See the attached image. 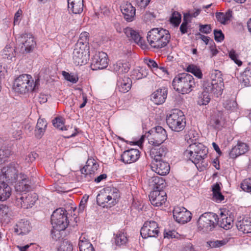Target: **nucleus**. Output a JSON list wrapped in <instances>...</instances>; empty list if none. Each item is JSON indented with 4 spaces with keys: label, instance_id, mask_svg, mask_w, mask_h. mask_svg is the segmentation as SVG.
<instances>
[{
    "label": "nucleus",
    "instance_id": "1",
    "mask_svg": "<svg viewBox=\"0 0 251 251\" xmlns=\"http://www.w3.org/2000/svg\"><path fill=\"white\" fill-rule=\"evenodd\" d=\"M18 164L12 162L3 167L1 169L0 182L4 183H13L15 190L17 192H28L36 182V177H32L30 179L26 175L21 173L18 174Z\"/></svg>",
    "mask_w": 251,
    "mask_h": 251
},
{
    "label": "nucleus",
    "instance_id": "2",
    "mask_svg": "<svg viewBox=\"0 0 251 251\" xmlns=\"http://www.w3.org/2000/svg\"><path fill=\"white\" fill-rule=\"evenodd\" d=\"M208 149L201 143H195L190 145L183 152L185 159L191 161L197 167L206 168L208 163L205 161Z\"/></svg>",
    "mask_w": 251,
    "mask_h": 251
},
{
    "label": "nucleus",
    "instance_id": "3",
    "mask_svg": "<svg viewBox=\"0 0 251 251\" xmlns=\"http://www.w3.org/2000/svg\"><path fill=\"white\" fill-rule=\"evenodd\" d=\"M147 41L152 48L161 49L169 43L171 35L168 30L162 28H154L147 34Z\"/></svg>",
    "mask_w": 251,
    "mask_h": 251
},
{
    "label": "nucleus",
    "instance_id": "4",
    "mask_svg": "<svg viewBox=\"0 0 251 251\" xmlns=\"http://www.w3.org/2000/svg\"><path fill=\"white\" fill-rule=\"evenodd\" d=\"M39 79L34 81L31 75L23 74L17 77L14 82V89L20 94H25L29 92H35L39 88Z\"/></svg>",
    "mask_w": 251,
    "mask_h": 251
},
{
    "label": "nucleus",
    "instance_id": "5",
    "mask_svg": "<svg viewBox=\"0 0 251 251\" xmlns=\"http://www.w3.org/2000/svg\"><path fill=\"white\" fill-rule=\"evenodd\" d=\"M193 76L188 73L179 74L172 81V86L177 92L182 94H188L196 87Z\"/></svg>",
    "mask_w": 251,
    "mask_h": 251
},
{
    "label": "nucleus",
    "instance_id": "6",
    "mask_svg": "<svg viewBox=\"0 0 251 251\" xmlns=\"http://www.w3.org/2000/svg\"><path fill=\"white\" fill-rule=\"evenodd\" d=\"M210 81L204 80L202 85L205 92H212L213 95L218 97L222 94L224 87L223 78L221 72L213 70L210 74Z\"/></svg>",
    "mask_w": 251,
    "mask_h": 251
},
{
    "label": "nucleus",
    "instance_id": "7",
    "mask_svg": "<svg viewBox=\"0 0 251 251\" xmlns=\"http://www.w3.org/2000/svg\"><path fill=\"white\" fill-rule=\"evenodd\" d=\"M154 182V190L149 195L151 203L155 206H160L165 203L167 200V194L162 190L165 187L164 180L158 176L153 177Z\"/></svg>",
    "mask_w": 251,
    "mask_h": 251
},
{
    "label": "nucleus",
    "instance_id": "8",
    "mask_svg": "<svg viewBox=\"0 0 251 251\" xmlns=\"http://www.w3.org/2000/svg\"><path fill=\"white\" fill-rule=\"evenodd\" d=\"M218 215L212 212H205L202 214L197 221V228L199 231L208 232L214 229L218 224Z\"/></svg>",
    "mask_w": 251,
    "mask_h": 251
},
{
    "label": "nucleus",
    "instance_id": "9",
    "mask_svg": "<svg viewBox=\"0 0 251 251\" xmlns=\"http://www.w3.org/2000/svg\"><path fill=\"white\" fill-rule=\"evenodd\" d=\"M169 127L173 131L180 132L186 125L185 117L183 112L178 109L174 110L166 118Z\"/></svg>",
    "mask_w": 251,
    "mask_h": 251
},
{
    "label": "nucleus",
    "instance_id": "10",
    "mask_svg": "<svg viewBox=\"0 0 251 251\" xmlns=\"http://www.w3.org/2000/svg\"><path fill=\"white\" fill-rule=\"evenodd\" d=\"M67 211L60 208L53 211L51 216V223L54 229L65 230L69 225Z\"/></svg>",
    "mask_w": 251,
    "mask_h": 251
},
{
    "label": "nucleus",
    "instance_id": "11",
    "mask_svg": "<svg viewBox=\"0 0 251 251\" xmlns=\"http://www.w3.org/2000/svg\"><path fill=\"white\" fill-rule=\"evenodd\" d=\"M38 200V195L34 193L26 195L24 194L16 196L15 199V205L23 208H29L32 207Z\"/></svg>",
    "mask_w": 251,
    "mask_h": 251
},
{
    "label": "nucleus",
    "instance_id": "12",
    "mask_svg": "<svg viewBox=\"0 0 251 251\" xmlns=\"http://www.w3.org/2000/svg\"><path fill=\"white\" fill-rule=\"evenodd\" d=\"M149 133L151 136L149 139V143L155 146L160 145L167 138L166 131L160 126L153 128Z\"/></svg>",
    "mask_w": 251,
    "mask_h": 251
},
{
    "label": "nucleus",
    "instance_id": "13",
    "mask_svg": "<svg viewBox=\"0 0 251 251\" xmlns=\"http://www.w3.org/2000/svg\"><path fill=\"white\" fill-rule=\"evenodd\" d=\"M99 167V165L95 160L92 158L88 159L86 164L80 170L82 175V178L86 181H91L94 178L95 173Z\"/></svg>",
    "mask_w": 251,
    "mask_h": 251
},
{
    "label": "nucleus",
    "instance_id": "14",
    "mask_svg": "<svg viewBox=\"0 0 251 251\" xmlns=\"http://www.w3.org/2000/svg\"><path fill=\"white\" fill-rule=\"evenodd\" d=\"M88 48L75 47L73 53V60L75 65H82L87 63L89 57Z\"/></svg>",
    "mask_w": 251,
    "mask_h": 251
},
{
    "label": "nucleus",
    "instance_id": "15",
    "mask_svg": "<svg viewBox=\"0 0 251 251\" xmlns=\"http://www.w3.org/2000/svg\"><path fill=\"white\" fill-rule=\"evenodd\" d=\"M157 223L154 221H146L140 230V234L143 238L156 237L159 233Z\"/></svg>",
    "mask_w": 251,
    "mask_h": 251
},
{
    "label": "nucleus",
    "instance_id": "16",
    "mask_svg": "<svg viewBox=\"0 0 251 251\" xmlns=\"http://www.w3.org/2000/svg\"><path fill=\"white\" fill-rule=\"evenodd\" d=\"M108 66V56L106 53L101 51L96 53L92 58L91 68L94 70L106 68Z\"/></svg>",
    "mask_w": 251,
    "mask_h": 251
},
{
    "label": "nucleus",
    "instance_id": "17",
    "mask_svg": "<svg viewBox=\"0 0 251 251\" xmlns=\"http://www.w3.org/2000/svg\"><path fill=\"white\" fill-rule=\"evenodd\" d=\"M173 216L177 223L185 224L191 220L192 214L183 207H176L173 210Z\"/></svg>",
    "mask_w": 251,
    "mask_h": 251
},
{
    "label": "nucleus",
    "instance_id": "18",
    "mask_svg": "<svg viewBox=\"0 0 251 251\" xmlns=\"http://www.w3.org/2000/svg\"><path fill=\"white\" fill-rule=\"evenodd\" d=\"M140 156V152L138 150L131 149L123 152L121 155V161L125 163L130 164L136 162Z\"/></svg>",
    "mask_w": 251,
    "mask_h": 251
},
{
    "label": "nucleus",
    "instance_id": "19",
    "mask_svg": "<svg viewBox=\"0 0 251 251\" xmlns=\"http://www.w3.org/2000/svg\"><path fill=\"white\" fill-rule=\"evenodd\" d=\"M124 33L130 40H133L135 43L140 45L142 49H145L147 48L144 40L138 31L127 27L124 29Z\"/></svg>",
    "mask_w": 251,
    "mask_h": 251
},
{
    "label": "nucleus",
    "instance_id": "20",
    "mask_svg": "<svg viewBox=\"0 0 251 251\" xmlns=\"http://www.w3.org/2000/svg\"><path fill=\"white\" fill-rule=\"evenodd\" d=\"M121 10L126 21L131 22L134 19L136 9L131 3L126 2L123 3Z\"/></svg>",
    "mask_w": 251,
    "mask_h": 251
},
{
    "label": "nucleus",
    "instance_id": "21",
    "mask_svg": "<svg viewBox=\"0 0 251 251\" xmlns=\"http://www.w3.org/2000/svg\"><path fill=\"white\" fill-rule=\"evenodd\" d=\"M22 39L23 43L22 50L26 52L32 51L36 46V42L32 35L25 34L22 36Z\"/></svg>",
    "mask_w": 251,
    "mask_h": 251
},
{
    "label": "nucleus",
    "instance_id": "22",
    "mask_svg": "<svg viewBox=\"0 0 251 251\" xmlns=\"http://www.w3.org/2000/svg\"><path fill=\"white\" fill-rule=\"evenodd\" d=\"M151 167L157 174L165 176L168 174L170 170L169 164L162 160L154 161Z\"/></svg>",
    "mask_w": 251,
    "mask_h": 251
},
{
    "label": "nucleus",
    "instance_id": "23",
    "mask_svg": "<svg viewBox=\"0 0 251 251\" xmlns=\"http://www.w3.org/2000/svg\"><path fill=\"white\" fill-rule=\"evenodd\" d=\"M236 226L238 229L244 233H251V218L248 217L238 218Z\"/></svg>",
    "mask_w": 251,
    "mask_h": 251
},
{
    "label": "nucleus",
    "instance_id": "24",
    "mask_svg": "<svg viewBox=\"0 0 251 251\" xmlns=\"http://www.w3.org/2000/svg\"><path fill=\"white\" fill-rule=\"evenodd\" d=\"M167 93L168 91L166 88L158 89L151 94V100L156 104H162L167 98Z\"/></svg>",
    "mask_w": 251,
    "mask_h": 251
},
{
    "label": "nucleus",
    "instance_id": "25",
    "mask_svg": "<svg viewBox=\"0 0 251 251\" xmlns=\"http://www.w3.org/2000/svg\"><path fill=\"white\" fill-rule=\"evenodd\" d=\"M117 87L118 90L122 93H126L131 88V80L128 77L119 76L117 82Z\"/></svg>",
    "mask_w": 251,
    "mask_h": 251
},
{
    "label": "nucleus",
    "instance_id": "26",
    "mask_svg": "<svg viewBox=\"0 0 251 251\" xmlns=\"http://www.w3.org/2000/svg\"><path fill=\"white\" fill-rule=\"evenodd\" d=\"M249 150V147L244 143H238L232 148L229 153L230 158L235 159L238 156L245 153Z\"/></svg>",
    "mask_w": 251,
    "mask_h": 251
},
{
    "label": "nucleus",
    "instance_id": "27",
    "mask_svg": "<svg viewBox=\"0 0 251 251\" xmlns=\"http://www.w3.org/2000/svg\"><path fill=\"white\" fill-rule=\"evenodd\" d=\"M31 228L29 222L25 219H22L16 224L14 231L18 235H25L30 231Z\"/></svg>",
    "mask_w": 251,
    "mask_h": 251
},
{
    "label": "nucleus",
    "instance_id": "28",
    "mask_svg": "<svg viewBox=\"0 0 251 251\" xmlns=\"http://www.w3.org/2000/svg\"><path fill=\"white\" fill-rule=\"evenodd\" d=\"M12 210L10 207L5 204H0V222L7 224L11 220Z\"/></svg>",
    "mask_w": 251,
    "mask_h": 251
},
{
    "label": "nucleus",
    "instance_id": "29",
    "mask_svg": "<svg viewBox=\"0 0 251 251\" xmlns=\"http://www.w3.org/2000/svg\"><path fill=\"white\" fill-rule=\"evenodd\" d=\"M68 8L74 14H80L83 10V0H68Z\"/></svg>",
    "mask_w": 251,
    "mask_h": 251
},
{
    "label": "nucleus",
    "instance_id": "30",
    "mask_svg": "<svg viewBox=\"0 0 251 251\" xmlns=\"http://www.w3.org/2000/svg\"><path fill=\"white\" fill-rule=\"evenodd\" d=\"M113 69L118 75H123L129 71V64L126 61H118L113 65Z\"/></svg>",
    "mask_w": 251,
    "mask_h": 251
},
{
    "label": "nucleus",
    "instance_id": "31",
    "mask_svg": "<svg viewBox=\"0 0 251 251\" xmlns=\"http://www.w3.org/2000/svg\"><path fill=\"white\" fill-rule=\"evenodd\" d=\"M168 151V149L166 147L162 146L159 148L151 149V155L154 161L161 160H162V157L165 156Z\"/></svg>",
    "mask_w": 251,
    "mask_h": 251
},
{
    "label": "nucleus",
    "instance_id": "32",
    "mask_svg": "<svg viewBox=\"0 0 251 251\" xmlns=\"http://www.w3.org/2000/svg\"><path fill=\"white\" fill-rule=\"evenodd\" d=\"M47 126V121L44 119H39L35 130V136L38 138H41L44 135Z\"/></svg>",
    "mask_w": 251,
    "mask_h": 251
},
{
    "label": "nucleus",
    "instance_id": "33",
    "mask_svg": "<svg viewBox=\"0 0 251 251\" xmlns=\"http://www.w3.org/2000/svg\"><path fill=\"white\" fill-rule=\"evenodd\" d=\"M11 188L7 183L0 182V201L7 200L11 195Z\"/></svg>",
    "mask_w": 251,
    "mask_h": 251
},
{
    "label": "nucleus",
    "instance_id": "34",
    "mask_svg": "<svg viewBox=\"0 0 251 251\" xmlns=\"http://www.w3.org/2000/svg\"><path fill=\"white\" fill-rule=\"evenodd\" d=\"M115 235V242L116 246H121L125 245L128 241L126 233L123 231H118Z\"/></svg>",
    "mask_w": 251,
    "mask_h": 251
},
{
    "label": "nucleus",
    "instance_id": "35",
    "mask_svg": "<svg viewBox=\"0 0 251 251\" xmlns=\"http://www.w3.org/2000/svg\"><path fill=\"white\" fill-rule=\"evenodd\" d=\"M219 220V219H218ZM233 220L231 217H228L226 215L223 214L222 212L221 213L220 220H218V223L221 227L225 229H229L233 224Z\"/></svg>",
    "mask_w": 251,
    "mask_h": 251
},
{
    "label": "nucleus",
    "instance_id": "36",
    "mask_svg": "<svg viewBox=\"0 0 251 251\" xmlns=\"http://www.w3.org/2000/svg\"><path fill=\"white\" fill-rule=\"evenodd\" d=\"M213 198L216 201L221 202L224 200V196L221 192L220 184L216 183L212 186Z\"/></svg>",
    "mask_w": 251,
    "mask_h": 251
},
{
    "label": "nucleus",
    "instance_id": "37",
    "mask_svg": "<svg viewBox=\"0 0 251 251\" xmlns=\"http://www.w3.org/2000/svg\"><path fill=\"white\" fill-rule=\"evenodd\" d=\"M240 80L244 86H251V69L247 68L241 74Z\"/></svg>",
    "mask_w": 251,
    "mask_h": 251
},
{
    "label": "nucleus",
    "instance_id": "38",
    "mask_svg": "<svg viewBox=\"0 0 251 251\" xmlns=\"http://www.w3.org/2000/svg\"><path fill=\"white\" fill-rule=\"evenodd\" d=\"M218 22L223 25H226L232 17V11L229 10L226 13L217 12L215 15Z\"/></svg>",
    "mask_w": 251,
    "mask_h": 251
},
{
    "label": "nucleus",
    "instance_id": "39",
    "mask_svg": "<svg viewBox=\"0 0 251 251\" xmlns=\"http://www.w3.org/2000/svg\"><path fill=\"white\" fill-rule=\"evenodd\" d=\"M78 246L80 251H94L92 244L85 237L80 238Z\"/></svg>",
    "mask_w": 251,
    "mask_h": 251
},
{
    "label": "nucleus",
    "instance_id": "40",
    "mask_svg": "<svg viewBox=\"0 0 251 251\" xmlns=\"http://www.w3.org/2000/svg\"><path fill=\"white\" fill-rule=\"evenodd\" d=\"M89 33L87 32H82L80 36L79 39L75 44V46L80 47H84L85 48H88V37H89Z\"/></svg>",
    "mask_w": 251,
    "mask_h": 251
},
{
    "label": "nucleus",
    "instance_id": "41",
    "mask_svg": "<svg viewBox=\"0 0 251 251\" xmlns=\"http://www.w3.org/2000/svg\"><path fill=\"white\" fill-rule=\"evenodd\" d=\"M108 195H107L105 193H102L100 194H99L97 197V203L102 206V207H109L108 205V203L111 202V200H110L108 198Z\"/></svg>",
    "mask_w": 251,
    "mask_h": 251
},
{
    "label": "nucleus",
    "instance_id": "42",
    "mask_svg": "<svg viewBox=\"0 0 251 251\" xmlns=\"http://www.w3.org/2000/svg\"><path fill=\"white\" fill-rule=\"evenodd\" d=\"M108 196L110 200H111V202L108 203V205H109V207H111V206L114 205L116 204L118 199L120 197V193L117 189L113 188L111 189Z\"/></svg>",
    "mask_w": 251,
    "mask_h": 251
},
{
    "label": "nucleus",
    "instance_id": "43",
    "mask_svg": "<svg viewBox=\"0 0 251 251\" xmlns=\"http://www.w3.org/2000/svg\"><path fill=\"white\" fill-rule=\"evenodd\" d=\"M186 70L187 72L192 73L199 79H201L203 75L201 70L199 67L194 64L189 65L187 67Z\"/></svg>",
    "mask_w": 251,
    "mask_h": 251
},
{
    "label": "nucleus",
    "instance_id": "44",
    "mask_svg": "<svg viewBox=\"0 0 251 251\" xmlns=\"http://www.w3.org/2000/svg\"><path fill=\"white\" fill-rule=\"evenodd\" d=\"M11 155V150L7 147H3L0 149V165L7 161Z\"/></svg>",
    "mask_w": 251,
    "mask_h": 251
},
{
    "label": "nucleus",
    "instance_id": "45",
    "mask_svg": "<svg viewBox=\"0 0 251 251\" xmlns=\"http://www.w3.org/2000/svg\"><path fill=\"white\" fill-rule=\"evenodd\" d=\"M228 240L227 239H224L221 240H211L207 242L208 247L210 248H220L226 245Z\"/></svg>",
    "mask_w": 251,
    "mask_h": 251
},
{
    "label": "nucleus",
    "instance_id": "46",
    "mask_svg": "<svg viewBox=\"0 0 251 251\" xmlns=\"http://www.w3.org/2000/svg\"><path fill=\"white\" fill-rule=\"evenodd\" d=\"M203 91L201 95L199 98L198 100V104L199 105H206L210 100V97L209 94L210 93L213 94L212 92H205V90L202 88Z\"/></svg>",
    "mask_w": 251,
    "mask_h": 251
},
{
    "label": "nucleus",
    "instance_id": "47",
    "mask_svg": "<svg viewBox=\"0 0 251 251\" xmlns=\"http://www.w3.org/2000/svg\"><path fill=\"white\" fill-rule=\"evenodd\" d=\"M62 74L66 80L72 83H76L78 81V75L75 74L69 73L65 71H63Z\"/></svg>",
    "mask_w": 251,
    "mask_h": 251
},
{
    "label": "nucleus",
    "instance_id": "48",
    "mask_svg": "<svg viewBox=\"0 0 251 251\" xmlns=\"http://www.w3.org/2000/svg\"><path fill=\"white\" fill-rule=\"evenodd\" d=\"M181 14L177 11H174L172 14L170 21L175 26H178L181 22Z\"/></svg>",
    "mask_w": 251,
    "mask_h": 251
},
{
    "label": "nucleus",
    "instance_id": "49",
    "mask_svg": "<svg viewBox=\"0 0 251 251\" xmlns=\"http://www.w3.org/2000/svg\"><path fill=\"white\" fill-rule=\"evenodd\" d=\"M52 124L54 127L64 130V119L61 117H56L52 120Z\"/></svg>",
    "mask_w": 251,
    "mask_h": 251
},
{
    "label": "nucleus",
    "instance_id": "50",
    "mask_svg": "<svg viewBox=\"0 0 251 251\" xmlns=\"http://www.w3.org/2000/svg\"><path fill=\"white\" fill-rule=\"evenodd\" d=\"M241 188L245 192L251 193V178L244 179L241 183Z\"/></svg>",
    "mask_w": 251,
    "mask_h": 251
},
{
    "label": "nucleus",
    "instance_id": "51",
    "mask_svg": "<svg viewBox=\"0 0 251 251\" xmlns=\"http://www.w3.org/2000/svg\"><path fill=\"white\" fill-rule=\"evenodd\" d=\"M64 130L68 131L66 133H65L64 137L66 138H70L75 136L76 135V132H74V129L72 126H65L64 127ZM76 130V129H75Z\"/></svg>",
    "mask_w": 251,
    "mask_h": 251
},
{
    "label": "nucleus",
    "instance_id": "52",
    "mask_svg": "<svg viewBox=\"0 0 251 251\" xmlns=\"http://www.w3.org/2000/svg\"><path fill=\"white\" fill-rule=\"evenodd\" d=\"M146 64L154 72L158 70V66L157 63L153 59H146L144 61Z\"/></svg>",
    "mask_w": 251,
    "mask_h": 251
},
{
    "label": "nucleus",
    "instance_id": "53",
    "mask_svg": "<svg viewBox=\"0 0 251 251\" xmlns=\"http://www.w3.org/2000/svg\"><path fill=\"white\" fill-rule=\"evenodd\" d=\"M229 57L233 60L234 62L237 64L238 66H241L242 64V61L238 59V55L236 53V51L234 50H230L229 52Z\"/></svg>",
    "mask_w": 251,
    "mask_h": 251
},
{
    "label": "nucleus",
    "instance_id": "54",
    "mask_svg": "<svg viewBox=\"0 0 251 251\" xmlns=\"http://www.w3.org/2000/svg\"><path fill=\"white\" fill-rule=\"evenodd\" d=\"M137 7L141 9L145 8L149 4L151 0H133Z\"/></svg>",
    "mask_w": 251,
    "mask_h": 251
},
{
    "label": "nucleus",
    "instance_id": "55",
    "mask_svg": "<svg viewBox=\"0 0 251 251\" xmlns=\"http://www.w3.org/2000/svg\"><path fill=\"white\" fill-rule=\"evenodd\" d=\"M225 107L228 110L233 111L234 110L236 106L237 103L234 100H227L224 103Z\"/></svg>",
    "mask_w": 251,
    "mask_h": 251
},
{
    "label": "nucleus",
    "instance_id": "56",
    "mask_svg": "<svg viewBox=\"0 0 251 251\" xmlns=\"http://www.w3.org/2000/svg\"><path fill=\"white\" fill-rule=\"evenodd\" d=\"M214 39L216 41L221 42L224 39V34L221 30L215 29L214 30Z\"/></svg>",
    "mask_w": 251,
    "mask_h": 251
},
{
    "label": "nucleus",
    "instance_id": "57",
    "mask_svg": "<svg viewBox=\"0 0 251 251\" xmlns=\"http://www.w3.org/2000/svg\"><path fill=\"white\" fill-rule=\"evenodd\" d=\"M210 125L215 128H220L221 126L220 120L216 117L213 116L210 121Z\"/></svg>",
    "mask_w": 251,
    "mask_h": 251
},
{
    "label": "nucleus",
    "instance_id": "58",
    "mask_svg": "<svg viewBox=\"0 0 251 251\" xmlns=\"http://www.w3.org/2000/svg\"><path fill=\"white\" fill-rule=\"evenodd\" d=\"M14 50L10 47V46L7 45L3 50L4 55L7 58L11 59L12 57L15 56L13 54Z\"/></svg>",
    "mask_w": 251,
    "mask_h": 251
},
{
    "label": "nucleus",
    "instance_id": "59",
    "mask_svg": "<svg viewBox=\"0 0 251 251\" xmlns=\"http://www.w3.org/2000/svg\"><path fill=\"white\" fill-rule=\"evenodd\" d=\"M38 156V154L35 152H31L26 156L25 160L27 163H31L34 161Z\"/></svg>",
    "mask_w": 251,
    "mask_h": 251
},
{
    "label": "nucleus",
    "instance_id": "60",
    "mask_svg": "<svg viewBox=\"0 0 251 251\" xmlns=\"http://www.w3.org/2000/svg\"><path fill=\"white\" fill-rule=\"evenodd\" d=\"M188 20L186 18V16H184L183 21L180 26V30L182 34H185L187 32V25Z\"/></svg>",
    "mask_w": 251,
    "mask_h": 251
},
{
    "label": "nucleus",
    "instance_id": "61",
    "mask_svg": "<svg viewBox=\"0 0 251 251\" xmlns=\"http://www.w3.org/2000/svg\"><path fill=\"white\" fill-rule=\"evenodd\" d=\"M209 49L211 53V57L215 56L219 52V51L216 48L215 44L212 40H210L209 42Z\"/></svg>",
    "mask_w": 251,
    "mask_h": 251
},
{
    "label": "nucleus",
    "instance_id": "62",
    "mask_svg": "<svg viewBox=\"0 0 251 251\" xmlns=\"http://www.w3.org/2000/svg\"><path fill=\"white\" fill-rule=\"evenodd\" d=\"M89 199V196L87 195H85L83 196L82 199H81L79 205V210L81 211H83L85 208V205L88 201V200Z\"/></svg>",
    "mask_w": 251,
    "mask_h": 251
},
{
    "label": "nucleus",
    "instance_id": "63",
    "mask_svg": "<svg viewBox=\"0 0 251 251\" xmlns=\"http://www.w3.org/2000/svg\"><path fill=\"white\" fill-rule=\"evenodd\" d=\"M155 18V16L152 12H147L144 15V20L146 22H152Z\"/></svg>",
    "mask_w": 251,
    "mask_h": 251
},
{
    "label": "nucleus",
    "instance_id": "64",
    "mask_svg": "<svg viewBox=\"0 0 251 251\" xmlns=\"http://www.w3.org/2000/svg\"><path fill=\"white\" fill-rule=\"evenodd\" d=\"M199 30L203 33L208 34L211 31V27L210 25H200Z\"/></svg>",
    "mask_w": 251,
    "mask_h": 251
}]
</instances>
